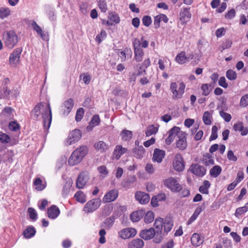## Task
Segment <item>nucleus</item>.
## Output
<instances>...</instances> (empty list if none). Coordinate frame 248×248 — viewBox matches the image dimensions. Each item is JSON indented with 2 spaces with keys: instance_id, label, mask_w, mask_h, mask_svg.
<instances>
[{
  "instance_id": "obj_1",
  "label": "nucleus",
  "mask_w": 248,
  "mask_h": 248,
  "mask_svg": "<svg viewBox=\"0 0 248 248\" xmlns=\"http://www.w3.org/2000/svg\"><path fill=\"white\" fill-rule=\"evenodd\" d=\"M43 120L44 126L48 129L52 121V112L49 103L42 102L35 106L31 112V116L34 120H37L40 115Z\"/></svg>"
},
{
  "instance_id": "obj_2",
  "label": "nucleus",
  "mask_w": 248,
  "mask_h": 248,
  "mask_svg": "<svg viewBox=\"0 0 248 248\" xmlns=\"http://www.w3.org/2000/svg\"><path fill=\"white\" fill-rule=\"evenodd\" d=\"M88 152L87 146L82 145L76 149L71 154L69 159L68 164L70 166H75L79 163L86 155Z\"/></svg>"
},
{
  "instance_id": "obj_3",
  "label": "nucleus",
  "mask_w": 248,
  "mask_h": 248,
  "mask_svg": "<svg viewBox=\"0 0 248 248\" xmlns=\"http://www.w3.org/2000/svg\"><path fill=\"white\" fill-rule=\"evenodd\" d=\"M19 38L16 32L13 30L7 31L3 33V41L7 47L9 49L14 48L18 43Z\"/></svg>"
},
{
  "instance_id": "obj_4",
  "label": "nucleus",
  "mask_w": 248,
  "mask_h": 248,
  "mask_svg": "<svg viewBox=\"0 0 248 248\" xmlns=\"http://www.w3.org/2000/svg\"><path fill=\"white\" fill-rule=\"evenodd\" d=\"M178 82H172L170 84V91L172 93V97L173 99H179L182 98L186 88L185 84L182 82L178 84Z\"/></svg>"
},
{
  "instance_id": "obj_5",
  "label": "nucleus",
  "mask_w": 248,
  "mask_h": 248,
  "mask_svg": "<svg viewBox=\"0 0 248 248\" xmlns=\"http://www.w3.org/2000/svg\"><path fill=\"white\" fill-rule=\"evenodd\" d=\"M164 219L159 217L155 219L154 225L156 230L155 237H154L153 241L155 243H159L163 238V235L162 234Z\"/></svg>"
},
{
  "instance_id": "obj_6",
  "label": "nucleus",
  "mask_w": 248,
  "mask_h": 248,
  "mask_svg": "<svg viewBox=\"0 0 248 248\" xmlns=\"http://www.w3.org/2000/svg\"><path fill=\"white\" fill-rule=\"evenodd\" d=\"M101 203V200L99 198L90 200L84 205L83 211L87 213H92L100 207Z\"/></svg>"
},
{
  "instance_id": "obj_7",
  "label": "nucleus",
  "mask_w": 248,
  "mask_h": 248,
  "mask_svg": "<svg viewBox=\"0 0 248 248\" xmlns=\"http://www.w3.org/2000/svg\"><path fill=\"white\" fill-rule=\"evenodd\" d=\"M164 185L173 192H179L182 189V186L178 183L176 179L170 177L164 182Z\"/></svg>"
},
{
  "instance_id": "obj_8",
  "label": "nucleus",
  "mask_w": 248,
  "mask_h": 248,
  "mask_svg": "<svg viewBox=\"0 0 248 248\" xmlns=\"http://www.w3.org/2000/svg\"><path fill=\"white\" fill-rule=\"evenodd\" d=\"M15 110L10 107L4 108L0 114V118L1 121L7 122L14 117Z\"/></svg>"
},
{
  "instance_id": "obj_9",
  "label": "nucleus",
  "mask_w": 248,
  "mask_h": 248,
  "mask_svg": "<svg viewBox=\"0 0 248 248\" xmlns=\"http://www.w3.org/2000/svg\"><path fill=\"white\" fill-rule=\"evenodd\" d=\"M185 162L180 153L176 154L173 161V167L177 171H182L185 169Z\"/></svg>"
},
{
  "instance_id": "obj_10",
  "label": "nucleus",
  "mask_w": 248,
  "mask_h": 248,
  "mask_svg": "<svg viewBox=\"0 0 248 248\" xmlns=\"http://www.w3.org/2000/svg\"><path fill=\"white\" fill-rule=\"evenodd\" d=\"M189 170L198 177L203 176L206 172V169L198 164H192L190 165Z\"/></svg>"
},
{
  "instance_id": "obj_11",
  "label": "nucleus",
  "mask_w": 248,
  "mask_h": 248,
  "mask_svg": "<svg viewBox=\"0 0 248 248\" xmlns=\"http://www.w3.org/2000/svg\"><path fill=\"white\" fill-rule=\"evenodd\" d=\"M81 137V131L78 129H75L72 131L69 135L65 144L67 145H71L74 143L76 141L79 140Z\"/></svg>"
},
{
  "instance_id": "obj_12",
  "label": "nucleus",
  "mask_w": 248,
  "mask_h": 248,
  "mask_svg": "<svg viewBox=\"0 0 248 248\" xmlns=\"http://www.w3.org/2000/svg\"><path fill=\"white\" fill-rule=\"evenodd\" d=\"M0 142L7 144L9 146H12L17 144L18 141L15 138H11L8 134L0 132Z\"/></svg>"
},
{
  "instance_id": "obj_13",
  "label": "nucleus",
  "mask_w": 248,
  "mask_h": 248,
  "mask_svg": "<svg viewBox=\"0 0 248 248\" xmlns=\"http://www.w3.org/2000/svg\"><path fill=\"white\" fill-rule=\"evenodd\" d=\"M118 234L121 238L126 239L134 237L137 234V231L134 228H126L121 230Z\"/></svg>"
},
{
  "instance_id": "obj_14",
  "label": "nucleus",
  "mask_w": 248,
  "mask_h": 248,
  "mask_svg": "<svg viewBox=\"0 0 248 248\" xmlns=\"http://www.w3.org/2000/svg\"><path fill=\"white\" fill-rule=\"evenodd\" d=\"M21 51L22 49L20 48H16L11 53L9 59L11 65L16 66L19 63Z\"/></svg>"
},
{
  "instance_id": "obj_15",
  "label": "nucleus",
  "mask_w": 248,
  "mask_h": 248,
  "mask_svg": "<svg viewBox=\"0 0 248 248\" xmlns=\"http://www.w3.org/2000/svg\"><path fill=\"white\" fill-rule=\"evenodd\" d=\"M176 141V146L181 150H185L187 147L186 134L185 132H180Z\"/></svg>"
},
{
  "instance_id": "obj_16",
  "label": "nucleus",
  "mask_w": 248,
  "mask_h": 248,
  "mask_svg": "<svg viewBox=\"0 0 248 248\" xmlns=\"http://www.w3.org/2000/svg\"><path fill=\"white\" fill-rule=\"evenodd\" d=\"M140 43L139 41L134 43V57L137 62H140L143 60L144 52L140 47Z\"/></svg>"
},
{
  "instance_id": "obj_17",
  "label": "nucleus",
  "mask_w": 248,
  "mask_h": 248,
  "mask_svg": "<svg viewBox=\"0 0 248 248\" xmlns=\"http://www.w3.org/2000/svg\"><path fill=\"white\" fill-rule=\"evenodd\" d=\"M155 235L156 232L153 228L143 230L140 233V236L145 240H150Z\"/></svg>"
},
{
  "instance_id": "obj_18",
  "label": "nucleus",
  "mask_w": 248,
  "mask_h": 248,
  "mask_svg": "<svg viewBox=\"0 0 248 248\" xmlns=\"http://www.w3.org/2000/svg\"><path fill=\"white\" fill-rule=\"evenodd\" d=\"M118 196V190H111L105 195L103 198V202L105 203L113 202L117 198Z\"/></svg>"
},
{
  "instance_id": "obj_19",
  "label": "nucleus",
  "mask_w": 248,
  "mask_h": 248,
  "mask_svg": "<svg viewBox=\"0 0 248 248\" xmlns=\"http://www.w3.org/2000/svg\"><path fill=\"white\" fill-rule=\"evenodd\" d=\"M136 200L142 204H145L149 202L150 196L148 194L141 191H138L135 194Z\"/></svg>"
},
{
  "instance_id": "obj_20",
  "label": "nucleus",
  "mask_w": 248,
  "mask_h": 248,
  "mask_svg": "<svg viewBox=\"0 0 248 248\" xmlns=\"http://www.w3.org/2000/svg\"><path fill=\"white\" fill-rule=\"evenodd\" d=\"M165 155V151L158 148L154 150L153 156V160L154 162L161 163Z\"/></svg>"
},
{
  "instance_id": "obj_21",
  "label": "nucleus",
  "mask_w": 248,
  "mask_h": 248,
  "mask_svg": "<svg viewBox=\"0 0 248 248\" xmlns=\"http://www.w3.org/2000/svg\"><path fill=\"white\" fill-rule=\"evenodd\" d=\"M47 216L49 218H56L60 214L59 208L55 205H52L47 209Z\"/></svg>"
},
{
  "instance_id": "obj_22",
  "label": "nucleus",
  "mask_w": 248,
  "mask_h": 248,
  "mask_svg": "<svg viewBox=\"0 0 248 248\" xmlns=\"http://www.w3.org/2000/svg\"><path fill=\"white\" fill-rule=\"evenodd\" d=\"M88 180V177L84 172H81L78 175L77 180V187L81 189L83 188Z\"/></svg>"
},
{
  "instance_id": "obj_23",
  "label": "nucleus",
  "mask_w": 248,
  "mask_h": 248,
  "mask_svg": "<svg viewBox=\"0 0 248 248\" xmlns=\"http://www.w3.org/2000/svg\"><path fill=\"white\" fill-rule=\"evenodd\" d=\"M127 149L123 147L122 145H117L116 146L113 152V157L116 160H118L122 155L126 153Z\"/></svg>"
},
{
  "instance_id": "obj_24",
  "label": "nucleus",
  "mask_w": 248,
  "mask_h": 248,
  "mask_svg": "<svg viewBox=\"0 0 248 248\" xmlns=\"http://www.w3.org/2000/svg\"><path fill=\"white\" fill-rule=\"evenodd\" d=\"M136 181L137 177L135 175H129L122 181L121 185L124 188H129Z\"/></svg>"
},
{
  "instance_id": "obj_25",
  "label": "nucleus",
  "mask_w": 248,
  "mask_h": 248,
  "mask_svg": "<svg viewBox=\"0 0 248 248\" xmlns=\"http://www.w3.org/2000/svg\"><path fill=\"white\" fill-rule=\"evenodd\" d=\"M74 106V101L73 99L69 98L67 100L64 102L63 107H64L63 114L64 116H67Z\"/></svg>"
},
{
  "instance_id": "obj_26",
  "label": "nucleus",
  "mask_w": 248,
  "mask_h": 248,
  "mask_svg": "<svg viewBox=\"0 0 248 248\" xmlns=\"http://www.w3.org/2000/svg\"><path fill=\"white\" fill-rule=\"evenodd\" d=\"M144 243L140 238L132 240L128 244V248H142Z\"/></svg>"
},
{
  "instance_id": "obj_27",
  "label": "nucleus",
  "mask_w": 248,
  "mask_h": 248,
  "mask_svg": "<svg viewBox=\"0 0 248 248\" xmlns=\"http://www.w3.org/2000/svg\"><path fill=\"white\" fill-rule=\"evenodd\" d=\"M145 214V211L143 210H140L134 212L130 215L131 220L133 222H137L143 217Z\"/></svg>"
},
{
  "instance_id": "obj_28",
  "label": "nucleus",
  "mask_w": 248,
  "mask_h": 248,
  "mask_svg": "<svg viewBox=\"0 0 248 248\" xmlns=\"http://www.w3.org/2000/svg\"><path fill=\"white\" fill-rule=\"evenodd\" d=\"M233 128L236 131H239L241 132L242 136H246L248 134V127H245L241 122L234 124Z\"/></svg>"
},
{
  "instance_id": "obj_29",
  "label": "nucleus",
  "mask_w": 248,
  "mask_h": 248,
  "mask_svg": "<svg viewBox=\"0 0 248 248\" xmlns=\"http://www.w3.org/2000/svg\"><path fill=\"white\" fill-rule=\"evenodd\" d=\"M33 185L35 187V189L38 191L43 190L46 186V182L44 183L40 178H36L33 182Z\"/></svg>"
},
{
  "instance_id": "obj_30",
  "label": "nucleus",
  "mask_w": 248,
  "mask_h": 248,
  "mask_svg": "<svg viewBox=\"0 0 248 248\" xmlns=\"http://www.w3.org/2000/svg\"><path fill=\"white\" fill-rule=\"evenodd\" d=\"M202 162L207 166L211 165H214L215 164V161L213 156L209 153H206L203 155L202 159Z\"/></svg>"
},
{
  "instance_id": "obj_31",
  "label": "nucleus",
  "mask_w": 248,
  "mask_h": 248,
  "mask_svg": "<svg viewBox=\"0 0 248 248\" xmlns=\"http://www.w3.org/2000/svg\"><path fill=\"white\" fill-rule=\"evenodd\" d=\"M145 152V149L141 145L136 147L133 150V155L137 158H141Z\"/></svg>"
},
{
  "instance_id": "obj_32",
  "label": "nucleus",
  "mask_w": 248,
  "mask_h": 248,
  "mask_svg": "<svg viewBox=\"0 0 248 248\" xmlns=\"http://www.w3.org/2000/svg\"><path fill=\"white\" fill-rule=\"evenodd\" d=\"M120 135L123 140L125 141H129L132 139L133 137L132 132L126 129L123 130L121 131Z\"/></svg>"
},
{
  "instance_id": "obj_33",
  "label": "nucleus",
  "mask_w": 248,
  "mask_h": 248,
  "mask_svg": "<svg viewBox=\"0 0 248 248\" xmlns=\"http://www.w3.org/2000/svg\"><path fill=\"white\" fill-rule=\"evenodd\" d=\"M221 171V167L220 166L216 165L210 169L209 173L211 177L216 178L220 175Z\"/></svg>"
},
{
  "instance_id": "obj_34",
  "label": "nucleus",
  "mask_w": 248,
  "mask_h": 248,
  "mask_svg": "<svg viewBox=\"0 0 248 248\" xmlns=\"http://www.w3.org/2000/svg\"><path fill=\"white\" fill-rule=\"evenodd\" d=\"M191 241L192 245L196 247L199 246L203 242L200 235L197 233L193 234L191 238Z\"/></svg>"
},
{
  "instance_id": "obj_35",
  "label": "nucleus",
  "mask_w": 248,
  "mask_h": 248,
  "mask_svg": "<svg viewBox=\"0 0 248 248\" xmlns=\"http://www.w3.org/2000/svg\"><path fill=\"white\" fill-rule=\"evenodd\" d=\"M95 149L100 151L101 152H106L108 148V146L104 141H99L94 145Z\"/></svg>"
},
{
  "instance_id": "obj_36",
  "label": "nucleus",
  "mask_w": 248,
  "mask_h": 248,
  "mask_svg": "<svg viewBox=\"0 0 248 248\" xmlns=\"http://www.w3.org/2000/svg\"><path fill=\"white\" fill-rule=\"evenodd\" d=\"M202 211V207H197L195 209L193 215L189 218L188 220L187 221V224L189 225L193 222H194L197 219V218L199 216V215L200 214Z\"/></svg>"
},
{
  "instance_id": "obj_37",
  "label": "nucleus",
  "mask_w": 248,
  "mask_h": 248,
  "mask_svg": "<svg viewBox=\"0 0 248 248\" xmlns=\"http://www.w3.org/2000/svg\"><path fill=\"white\" fill-rule=\"evenodd\" d=\"M36 232L35 229L33 227H28L23 232V235L26 238L33 237Z\"/></svg>"
},
{
  "instance_id": "obj_38",
  "label": "nucleus",
  "mask_w": 248,
  "mask_h": 248,
  "mask_svg": "<svg viewBox=\"0 0 248 248\" xmlns=\"http://www.w3.org/2000/svg\"><path fill=\"white\" fill-rule=\"evenodd\" d=\"M115 221V217L111 216L107 218L103 222L102 226L107 229H109L113 225Z\"/></svg>"
},
{
  "instance_id": "obj_39",
  "label": "nucleus",
  "mask_w": 248,
  "mask_h": 248,
  "mask_svg": "<svg viewBox=\"0 0 248 248\" xmlns=\"http://www.w3.org/2000/svg\"><path fill=\"white\" fill-rule=\"evenodd\" d=\"M212 114L208 111L204 112L202 116V120L205 125H210L212 123Z\"/></svg>"
},
{
  "instance_id": "obj_40",
  "label": "nucleus",
  "mask_w": 248,
  "mask_h": 248,
  "mask_svg": "<svg viewBox=\"0 0 248 248\" xmlns=\"http://www.w3.org/2000/svg\"><path fill=\"white\" fill-rule=\"evenodd\" d=\"M181 131L180 128L177 126H174L169 131V135L172 137V139H174L176 136L178 138L179 136V133L183 132Z\"/></svg>"
},
{
  "instance_id": "obj_41",
  "label": "nucleus",
  "mask_w": 248,
  "mask_h": 248,
  "mask_svg": "<svg viewBox=\"0 0 248 248\" xmlns=\"http://www.w3.org/2000/svg\"><path fill=\"white\" fill-rule=\"evenodd\" d=\"M175 60L179 64H184L186 61L185 52L181 51L178 53L175 58Z\"/></svg>"
},
{
  "instance_id": "obj_42",
  "label": "nucleus",
  "mask_w": 248,
  "mask_h": 248,
  "mask_svg": "<svg viewBox=\"0 0 248 248\" xmlns=\"http://www.w3.org/2000/svg\"><path fill=\"white\" fill-rule=\"evenodd\" d=\"M74 197L76 198L77 201L81 203H84L86 201L85 195L80 190L75 193Z\"/></svg>"
},
{
  "instance_id": "obj_43",
  "label": "nucleus",
  "mask_w": 248,
  "mask_h": 248,
  "mask_svg": "<svg viewBox=\"0 0 248 248\" xmlns=\"http://www.w3.org/2000/svg\"><path fill=\"white\" fill-rule=\"evenodd\" d=\"M248 211V202L246 203L245 206L237 208L235 212V216L239 217L242 214Z\"/></svg>"
},
{
  "instance_id": "obj_44",
  "label": "nucleus",
  "mask_w": 248,
  "mask_h": 248,
  "mask_svg": "<svg viewBox=\"0 0 248 248\" xmlns=\"http://www.w3.org/2000/svg\"><path fill=\"white\" fill-rule=\"evenodd\" d=\"M158 131L157 127L155 126L153 124L148 126L146 130L145 134L146 136L149 137L153 134H155Z\"/></svg>"
},
{
  "instance_id": "obj_45",
  "label": "nucleus",
  "mask_w": 248,
  "mask_h": 248,
  "mask_svg": "<svg viewBox=\"0 0 248 248\" xmlns=\"http://www.w3.org/2000/svg\"><path fill=\"white\" fill-rule=\"evenodd\" d=\"M172 226V221L167 219L164 220L163 227L165 232H169L171 230Z\"/></svg>"
},
{
  "instance_id": "obj_46",
  "label": "nucleus",
  "mask_w": 248,
  "mask_h": 248,
  "mask_svg": "<svg viewBox=\"0 0 248 248\" xmlns=\"http://www.w3.org/2000/svg\"><path fill=\"white\" fill-rule=\"evenodd\" d=\"M144 221L146 223H150L154 220V214L152 211H148L145 215Z\"/></svg>"
},
{
  "instance_id": "obj_47",
  "label": "nucleus",
  "mask_w": 248,
  "mask_h": 248,
  "mask_svg": "<svg viewBox=\"0 0 248 248\" xmlns=\"http://www.w3.org/2000/svg\"><path fill=\"white\" fill-rule=\"evenodd\" d=\"M120 21L119 16H110L106 21V25L108 26H112L114 23H119Z\"/></svg>"
},
{
  "instance_id": "obj_48",
  "label": "nucleus",
  "mask_w": 248,
  "mask_h": 248,
  "mask_svg": "<svg viewBox=\"0 0 248 248\" xmlns=\"http://www.w3.org/2000/svg\"><path fill=\"white\" fill-rule=\"evenodd\" d=\"M107 33L105 30H102L99 34H98L95 37V41L100 44L102 41L106 37Z\"/></svg>"
},
{
  "instance_id": "obj_49",
  "label": "nucleus",
  "mask_w": 248,
  "mask_h": 248,
  "mask_svg": "<svg viewBox=\"0 0 248 248\" xmlns=\"http://www.w3.org/2000/svg\"><path fill=\"white\" fill-rule=\"evenodd\" d=\"M226 77L230 80H234L237 78L236 73L232 69H229L226 72Z\"/></svg>"
},
{
  "instance_id": "obj_50",
  "label": "nucleus",
  "mask_w": 248,
  "mask_h": 248,
  "mask_svg": "<svg viewBox=\"0 0 248 248\" xmlns=\"http://www.w3.org/2000/svg\"><path fill=\"white\" fill-rule=\"evenodd\" d=\"M8 126L10 130L13 131H16L20 128V125L16 121L10 122Z\"/></svg>"
},
{
  "instance_id": "obj_51",
  "label": "nucleus",
  "mask_w": 248,
  "mask_h": 248,
  "mask_svg": "<svg viewBox=\"0 0 248 248\" xmlns=\"http://www.w3.org/2000/svg\"><path fill=\"white\" fill-rule=\"evenodd\" d=\"M84 113L83 108H80L78 109L76 112L75 119L77 122H80L82 119Z\"/></svg>"
},
{
  "instance_id": "obj_52",
  "label": "nucleus",
  "mask_w": 248,
  "mask_h": 248,
  "mask_svg": "<svg viewBox=\"0 0 248 248\" xmlns=\"http://www.w3.org/2000/svg\"><path fill=\"white\" fill-rule=\"evenodd\" d=\"M210 85L208 84H203L201 86V90L202 91V94L203 95L207 96L209 94L211 89L210 88Z\"/></svg>"
},
{
  "instance_id": "obj_53",
  "label": "nucleus",
  "mask_w": 248,
  "mask_h": 248,
  "mask_svg": "<svg viewBox=\"0 0 248 248\" xmlns=\"http://www.w3.org/2000/svg\"><path fill=\"white\" fill-rule=\"evenodd\" d=\"M31 25L32 28L33 30L36 31L37 35L42 32L43 30L42 28L37 24V23L34 21H31Z\"/></svg>"
},
{
  "instance_id": "obj_54",
  "label": "nucleus",
  "mask_w": 248,
  "mask_h": 248,
  "mask_svg": "<svg viewBox=\"0 0 248 248\" xmlns=\"http://www.w3.org/2000/svg\"><path fill=\"white\" fill-rule=\"evenodd\" d=\"M219 115L226 122H229L231 120V115L230 114L225 112L223 110H221L219 111Z\"/></svg>"
},
{
  "instance_id": "obj_55",
  "label": "nucleus",
  "mask_w": 248,
  "mask_h": 248,
  "mask_svg": "<svg viewBox=\"0 0 248 248\" xmlns=\"http://www.w3.org/2000/svg\"><path fill=\"white\" fill-rule=\"evenodd\" d=\"M28 213L29 214L30 218L33 220H36L37 218V214L36 212V211L32 207H30L28 208Z\"/></svg>"
},
{
  "instance_id": "obj_56",
  "label": "nucleus",
  "mask_w": 248,
  "mask_h": 248,
  "mask_svg": "<svg viewBox=\"0 0 248 248\" xmlns=\"http://www.w3.org/2000/svg\"><path fill=\"white\" fill-rule=\"evenodd\" d=\"M100 122V118L98 115H94L93 116L90 122V124H93L96 126L99 124Z\"/></svg>"
},
{
  "instance_id": "obj_57",
  "label": "nucleus",
  "mask_w": 248,
  "mask_h": 248,
  "mask_svg": "<svg viewBox=\"0 0 248 248\" xmlns=\"http://www.w3.org/2000/svg\"><path fill=\"white\" fill-rule=\"evenodd\" d=\"M97 170L100 174L103 175V177H106L108 174V171L105 166H100L97 168Z\"/></svg>"
},
{
  "instance_id": "obj_58",
  "label": "nucleus",
  "mask_w": 248,
  "mask_h": 248,
  "mask_svg": "<svg viewBox=\"0 0 248 248\" xmlns=\"http://www.w3.org/2000/svg\"><path fill=\"white\" fill-rule=\"evenodd\" d=\"M11 14V10L9 8L1 7L0 8V16H9Z\"/></svg>"
},
{
  "instance_id": "obj_59",
  "label": "nucleus",
  "mask_w": 248,
  "mask_h": 248,
  "mask_svg": "<svg viewBox=\"0 0 248 248\" xmlns=\"http://www.w3.org/2000/svg\"><path fill=\"white\" fill-rule=\"evenodd\" d=\"M71 185L70 183H66L63 186L62 190V195L65 197L68 195L69 192Z\"/></svg>"
},
{
  "instance_id": "obj_60",
  "label": "nucleus",
  "mask_w": 248,
  "mask_h": 248,
  "mask_svg": "<svg viewBox=\"0 0 248 248\" xmlns=\"http://www.w3.org/2000/svg\"><path fill=\"white\" fill-rule=\"evenodd\" d=\"M240 104L244 107L248 106V94H246L241 97Z\"/></svg>"
},
{
  "instance_id": "obj_61",
  "label": "nucleus",
  "mask_w": 248,
  "mask_h": 248,
  "mask_svg": "<svg viewBox=\"0 0 248 248\" xmlns=\"http://www.w3.org/2000/svg\"><path fill=\"white\" fill-rule=\"evenodd\" d=\"M38 35H39L41 38L45 41L47 42L49 41V36L48 31H43L42 32L38 34Z\"/></svg>"
},
{
  "instance_id": "obj_62",
  "label": "nucleus",
  "mask_w": 248,
  "mask_h": 248,
  "mask_svg": "<svg viewBox=\"0 0 248 248\" xmlns=\"http://www.w3.org/2000/svg\"><path fill=\"white\" fill-rule=\"evenodd\" d=\"M227 158L230 161L235 162L237 160V157L234 155L233 152L232 150L228 151L227 153Z\"/></svg>"
},
{
  "instance_id": "obj_63",
  "label": "nucleus",
  "mask_w": 248,
  "mask_h": 248,
  "mask_svg": "<svg viewBox=\"0 0 248 248\" xmlns=\"http://www.w3.org/2000/svg\"><path fill=\"white\" fill-rule=\"evenodd\" d=\"M218 84L223 88H226L228 86L225 77H221L218 80Z\"/></svg>"
},
{
  "instance_id": "obj_64",
  "label": "nucleus",
  "mask_w": 248,
  "mask_h": 248,
  "mask_svg": "<svg viewBox=\"0 0 248 248\" xmlns=\"http://www.w3.org/2000/svg\"><path fill=\"white\" fill-rule=\"evenodd\" d=\"M142 20L144 25L146 27L149 26L152 23L151 16H143Z\"/></svg>"
}]
</instances>
